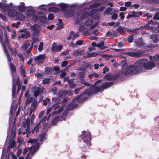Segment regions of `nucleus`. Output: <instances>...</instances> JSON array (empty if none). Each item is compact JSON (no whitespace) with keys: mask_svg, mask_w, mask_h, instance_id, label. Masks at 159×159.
<instances>
[{"mask_svg":"<svg viewBox=\"0 0 159 159\" xmlns=\"http://www.w3.org/2000/svg\"><path fill=\"white\" fill-rule=\"evenodd\" d=\"M84 78H82L80 79V83L82 84H84L85 86H89L90 85V84L89 83L86 82L84 79Z\"/></svg>","mask_w":159,"mask_h":159,"instance_id":"41","label":"nucleus"},{"mask_svg":"<svg viewBox=\"0 0 159 159\" xmlns=\"http://www.w3.org/2000/svg\"><path fill=\"white\" fill-rule=\"evenodd\" d=\"M121 34L126 33L125 29L123 26H119L117 29H116Z\"/></svg>","mask_w":159,"mask_h":159,"instance_id":"24","label":"nucleus"},{"mask_svg":"<svg viewBox=\"0 0 159 159\" xmlns=\"http://www.w3.org/2000/svg\"><path fill=\"white\" fill-rule=\"evenodd\" d=\"M5 4L3 3L1 9L5 11H7L9 10V7L8 4Z\"/></svg>","mask_w":159,"mask_h":159,"instance_id":"33","label":"nucleus"},{"mask_svg":"<svg viewBox=\"0 0 159 159\" xmlns=\"http://www.w3.org/2000/svg\"><path fill=\"white\" fill-rule=\"evenodd\" d=\"M63 46L61 45H59L57 46L56 48H55L53 46L52 48V49L53 50H54L56 51H59L62 50V49Z\"/></svg>","mask_w":159,"mask_h":159,"instance_id":"34","label":"nucleus"},{"mask_svg":"<svg viewBox=\"0 0 159 159\" xmlns=\"http://www.w3.org/2000/svg\"><path fill=\"white\" fill-rule=\"evenodd\" d=\"M89 16V13L88 12H85L84 13L81 15L80 17V19L81 20H83L87 18Z\"/></svg>","mask_w":159,"mask_h":159,"instance_id":"38","label":"nucleus"},{"mask_svg":"<svg viewBox=\"0 0 159 159\" xmlns=\"http://www.w3.org/2000/svg\"><path fill=\"white\" fill-rule=\"evenodd\" d=\"M35 11L32 9H29L26 11L27 15L30 17L34 16L35 14Z\"/></svg>","mask_w":159,"mask_h":159,"instance_id":"19","label":"nucleus"},{"mask_svg":"<svg viewBox=\"0 0 159 159\" xmlns=\"http://www.w3.org/2000/svg\"><path fill=\"white\" fill-rule=\"evenodd\" d=\"M6 54L7 57L8 59V61L9 62L11 63V61L12 59V58L11 57L10 55L9 54V52H5Z\"/></svg>","mask_w":159,"mask_h":159,"instance_id":"50","label":"nucleus"},{"mask_svg":"<svg viewBox=\"0 0 159 159\" xmlns=\"http://www.w3.org/2000/svg\"><path fill=\"white\" fill-rule=\"evenodd\" d=\"M17 11L15 9H11L8 10V16L11 17H14L16 15Z\"/></svg>","mask_w":159,"mask_h":159,"instance_id":"13","label":"nucleus"},{"mask_svg":"<svg viewBox=\"0 0 159 159\" xmlns=\"http://www.w3.org/2000/svg\"><path fill=\"white\" fill-rule=\"evenodd\" d=\"M30 44V41H28L24 44L22 46V49L24 50H25L29 46Z\"/></svg>","mask_w":159,"mask_h":159,"instance_id":"37","label":"nucleus"},{"mask_svg":"<svg viewBox=\"0 0 159 159\" xmlns=\"http://www.w3.org/2000/svg\"><path fill=\"white\" fill-rule=\"evenodd\" d=\"M150 39H152L154 43H156L158 42L159 39L156 34H153L150 36Z\"/></svg>","mask_w":159,"mask_h":159,"instance_id":"21","label":"nucleus"},{"mask_svg":"<svg viewBox=\"0 0 159 159\" xmlns=\"http://www.w3.org/2000/svg\"><path fill=\"white\" fill-rule=\"evenodd\" d=\"M48 10L50 12H57L60 11V9L58 7H50L48 8Z\"/></svg>","mask_w":159,"mask_h":159,"instance_id":"26","label":"nucleus"},{"mask_svg":"<svg viewBox=\"0 0 159 159\" xmlns=\"http://www.w3.org/2000/svg\"><path fill=\"white\" fill-rule=\"evenodd\" d=\"M59 7L61 8V11H64L67 9L68 5L66 4L61 3L60 4Z\"/></svg>","mask_w":159,"mask_h":159,"instance_id":"27","label":"nucleus"},{"mask_svg":"<svg viewBox=\"0 0 159 159\" xmlns=\"http://www.w3.org/2000/svg\"><path fill=\"white\" fill-rule=\"evenodd\" d=\"M149 58L150 60L154 61H158L159 60V55L156 54L153 57L150 56H149Z\"/></svg>","mask_w":159,"mask_h":159,"instance_id":"30","label":"nucleus"},{"mask_svg":"<svg viewBox=\"0 0 159 159\" xmlns=\"http://www.w3.org/2000/svg\"><path fill=\"white\" fill-rule=\"evenodd\" d=\"M37 102V101H35L34 100L31 104V106L34 108V110H35V108L36 107Z\"/></svg>","mask_w":159,"mask_h":159,"instance_id":"54","label":"nucleus"},{"mask_svg":"<svg viewBox=\"0 0 159 159\" xmlns=\"http://www.w3.org/2000/svg\"><path fill=\"white\" fill-rule=\"evenodd\" d=\"M68 64V61H63L61 64V66L63 67L66 66Z\"/></svg>","mask_w":159,"mask_h":159,"instance_id":"61","label":"nucleus"},{"mask_svg":"<svg viewBox=\"0 0 159 159\" xmlns=\"http://www.w3.org/2000/svg\"><path fill=\"white\" fill-rule=\"evenodd\" d=\"M50 79L49 78H45L43 80V84H47L49 83Z\"/></svg>","mask_w":159,"mask_h":159,"instance_id":"48","label":"nucleus"},{"mask_svg":"<svg viewBox=\"0 0 159 159\" xmlns=\"http://www.w3.org/2000/svg\"><path fill=\"white\" fill-rule=\"evenodd\" d=\"M46 58V56L45 54H40L34 58V60L37 64L39 65L43 63Z\"/></svg>","mask_w":159,"mask_h":159,"instance_id":"7","label":"nucleus"},{"mask_svg":"<svg viewBox=\"0 0 159 159\" xmlns=\"http://www.w3.org/2000/svg\"><path fill=\"white\" fill-rule=\"evenodd\" d=\"M133 39L134 38L133 36L131 35L128 37L127 39V41L129 43H130L133 41Z\"/></svg>","mask_w":159,"mask_h":159,"instance_id":"62","label":"nucleus"},{"mask_svg":"<svg viewBox=\"0 0 159 159\" xmlns=\"http://www.w3.org/2000/svg\"><path fill=\"white\" fill-rule=\"evenodd\" d=\"M81 54V52L79 50H77L74 51L73 52V55L75 56H79Z\"/></svg>","mask_w":159,"mask_h":159,"instance_id":"51","label":"nucleus"},{"mask_svg":"<svg viewBox=\"0 0 159 159\" xmlns=\"http://www.w3.org/2000/svg\"><path fill=\"white\" fill-rule=\"evenodd\" d=\"M17 20L22 21L25 19V16L21 13L17 12L16 15V16Z\"/></svg>","mask_w":159,"mask_h":159,"instance_id":"16","label":"nucleus"},{"mask_svg":"<svg viewBox=\"0 0 159 159\" xmlns=\"http://www.w3.org/2000/svg\"><path fill=\"white\" fill-rule=\"evenodd\" d=\"M79 35V33L74 34V32L73 31H71L69 36L67 38V39L68 40L71 39L72 38L71 35H73L72 40H73L78 36Z\"/></svg>","mask_w":159,"mask_h":159,"instance_id":"18","label":"nucleus"},{"mask_svg":"<svg viewBox=\"0 0 159 159\" xmlns=\"http://www.w3.org/2000/svg\"><path fill=\"white\" fill-rule=\"evenodd\" d=\"M46 135V134L45 133H42L40 135V141H42L45 139V136Z\"/></svg>","mask_w":159,"mask_h":159,"instance_id":"52","label":"nucleus"},{"mask_svg":"<svg viewBox=\"0 0 159 159\" xmlns=\"http://www.w3.org/2000/svg\"><path fill=\"white\" fill-rule=\"evenodd\" d=\"M112 77V75H111V73H108L105 75V76L104 77L103 79L105 80H113Z\"/></svg>","mask_w":159,"mask_h":159,"instance_id":"22","label":"nucleus"},{"mask_svg":"<svg viewBox=\"0 0 159 159\" xmlns=\"http://www.w3.org/2000/svg\"><path fill=\"white\" fill-rule=\"evenodd\" d=\"M41 127L40 122H39L34 127V128L32 130V133H33L35 132L37 133L39 131V129Z\"/></svg>","mask_w":159,"mask_h":159,"instance_id":"29","label":"nucleus"},{"mask_svg":"<svg viewBox=\"0 0 159 159\" xmlns=\"http://www.w3.org/2000/svg\"><path fill=\"white\" fill-rule=\"evenodd\" d=\"M113 84V83L112 82H105L102 85L99 87L101 88V93L102 92L104 89L108 88L111 86Z\"/></svg>","mask_w":159,"mask_h":159,"instance_id":"9","label":"nucleus"},{"mask_svg":"<svg viewBox=\"0 0 159 159\" xmlns=\"http://www.w3.org/2000/svg\"><path fill=\"white\" fill-rule=\"evenodd\" d=\"M31 29L34 35L38 36V34L41 30V27L36 24H34L31 27Z\"/></svg>","mask_w":159,"mask_h":159,"instance_id":"8","label":"nucleus"},{"mask_svg":"<svg viewBox=\"0 0 159 159\" xmlns=\"http://www.w3.org/2000/svg\"><path fill=\"white\" fill-rule=\"evenodd\" d=\"M85 73L84 71L80 72L78 73V75L79 77H80V79L82 78H84L85 77Z\"/></svg>","mask_w":159,"mask_h":159,"instance_id":"42","label":"nucleus"},{"mask_svg":"<svg viewBox=\"0 0 159 159\" xmlns=\"http://www.w3.org/2000/svg\"><path fill=\"white\" fill-rule=\"evenodd\" d=\"M32 89L35 90L34 93V96L35 97H37L40 93V88L39 87H36L34 86L31 89Z\"/></svg>","mask_w":159,"mask_h":159,"instance_id":"15","label":"nucleus"},{"mask_svg":"<svg viewBox=\"0 0 159 159\" xmlns=\"http://www.w3.org/2000/svg\"><path fill=\"white\" fill-rule=\"evenodd\" d=\"M101 4V3L98 2L92 4L89 6V8L90 9H93L98 7L100 6Z\"/></svg>","mask_w":159,"mask_h":159,"instance_id":"39","label":"nucleus"},{"mask_svg":"<svg viewBox=\"0 0 159 159\" xmlns=\"http://www.w3.org/2000/svg\"><path fill=\"white\" fill-rule=\"evenodd\" d=\"M20 72L21 75H22V77L24 79L26 77V72L25 68L24 67H23V66L22 65L20 68Z\"/></svg>","mask_w":159,"mask_h":159,"instance_id":"25","label":"nucleus"},{"mask_svg":"<svg viewBox=\"0 0 159 159\" xmlns=\"http://www.w3.org/2000/svg\"><path fill=\"white\" fill-rule=\"evenodd\" d=\"M20 4L21 5L18 6L17 7L18 10L21 12H24L26 9V7L24 2H22Z\"/></svg>","mask_w":159,"mask_h":159,"instance_id":"14","label":"nucleus"},{"mask_svg":"<svg viewBox=\"0 0 159 159\" xmlns=\"http://www.w3.org/2000/svg\"><path fill=\"white\" fill-rule=\"evenodd\" d=\"M112 78L113 80L117 79L120 76V74L119 73H116L114 75H112Z\"/></svg>","mask_w":159,"mask_h":159,"instance_id":"49","label":"nucleus"},{"mask_svg":"<svg viewBox=\"0 0 159 159\" xmlns=\"http://www.w3.org/2000/svg\"><path fill=\"white\" fill-rule=\"evenodd\" d=\"M18 56L19 57L20 60L22 61L23 62H24V59L22 54L21 53H20L18 54Z\"/></svg>","mask_w":159,"mask_h":159,"instance_id":"59","label":"nucleus"},{"mask_svg":"<svg viewBox=\"0 0 159 159\" xmlns=\"http://www.w3.org/2000/svg\"><path fill=\"white\" fill-rule=\"evenodd\" d=\"M47 119V117L46 116H44L43 117V118L39 122H40V124L42 123H43V125H44V127H45L47 126V125L45 123L44 124V123H45L46 121V120Z\"/></svg>","mask_w":159,"mask_h":159,"instance_id":"44","label":"nucleus"},{"mask_svg":"<svg viewBox=\"0 0 159 159\" xmlns=\"http://www.w3.org/2000/svg\"><path fill=\"white\" fill-rule=\"evenodd\" d=\"M50 100L48 98H46L45 100H44L43 101V104L44 106L47 105L48 102H49Z\"/></svg>","mask_w":159,"mask_h":159,"instance_id":"53","label":"nucleus"},{"mask_svg":"<svg viewBox=\"0 0 159 159\" xmlns=\"http://www.w3.org/2000/svg\"><path fill=\"white\" fill-rule=\"evenodd\" d=\"M43 42H41L40 43V44L39 46V47L38 48V50L39 51H41L43 48Z\"/></svg>","mask_w":159,"mask_h":159,"instance_id":"55","label":"nucleus"},{"mask_svg":"<svg viewBox=\"0 0 159 159\" xmlns=\"http://www.w3.org/2000/svg\"><path fill=\"white\" fill-rule=\"evenodd\" d=\"M16 144L15 142L14 141H12L10 143L9 147L11 148H13Z\"/></svg>","mask_w":159,"mask_h":159,"instance_id":"63","label":"nucleus"},{"mask_svg":"<svg viewBox=\"0 0 159 159\" xmlns=\"http://www.w3.org/2000/svg\"><path fill=\"white\" fill-rule=\"evenodd\" d=\"M93 23V21L92 20L88 19L86 20L85 23V25L87 26H90Z\"/></svg>","mask_w":159,"mask_h":159,"instance_id":"40","label":"nucleus"},{"mask_svg":"<svg viewBox=\"0 0 159 159\" xmlns=\"http://www.w3.org/2000/svg\"><path fill=\"white\" fill-rule=\"evenodd\" d=\"M30 120L29 118H28L26 120L25 122H24L22 123V126L24 128H25L26 127H29L30 126Z\"/></svg>","mask_w":159,"mask_h":159,"instance_id":"23","label":"nucleus"},{"mask_svg":"<svg viewBox=\"0 0 159 159\" xmlns=\"http://www.w3.org/2000/svg\"><path fill=\"white\" fill-rule=\"evenodd\" d=\"M102 80V79L98 80L96 81L93 85L89 86V88L85 90L84 92V94L87 95L88 97V96L96 94L98 92H101V87L97 86V84Z\"/></svg>","mask_w":159,"mask_h":159,"instance_id":"2","label":"nucleus"},{"mask_svg":"<svg viewBox=\"0 0 159 159\" xmlns=\"http://www.w3.org/2000/svg\"><path fill=\"white\" fill-rule=\"evenodd\" d=\"M45 72L46 74L49 75L52 73V68L47 67H45Z\"/></svg>","mask_w":159,"mask_h":159,"instance_id":"35","label":"nucleus"},{"mask_svg":"<svg viewBox=\"0 0 159 159\" xmlns=\"http://www.w3.org/2000/svg\"><path fill=\"white\" fill-rule=\"evenodd\" d=\"M69 52V49H67L66 50L62 52L60 54L61 55H66L68 54Z\"/></svg>","mask_w":159,"mask_h":159,"instance_id":"56","label":"nucleus"},{"mask_svg":"<svg viewBox=\"0 0 159 159\" xmlns=\"http://www.w3.org/2000/svg\"><path fill=\"white\" fill-rule=\"evenodd\" d=\"M97 12H98V11L96 8L93 9L89 13V16H92L95 14Z\"/></svg>","mask_w":159,"mask_h":159,"instance_id":"43","label":"nucleus"},{"mask_svg":"<svg viewBox=\"0 0 159 159\" xmlns=\"http://www.w3.org/2000/svg\"><path fill=\"white\" fill-rule=\"evenodd\" d=\"M75 13V11L73 9H70L65 13L64 16L65 17L67 18L73 16Z\"/></svg>","mask_w":159,"mask_h":159,"instance_id":"11","label":"nucleus"},{"mask_svg":"<svg viewBox=\"0 0 159 159\" xmlns=\"http://www.w3.org/2000/svg\"><path fill=\"white\" fill-rule=\"evenodd\" d=\"M9 66H10L11 72L12 74V75H13V74L15 73L16 71L15 66L12 63H10Z\"/></svg>","mask_w":159,"mask_h":159,"instance_id":"20","label":"nucleus"},{"mask_svg":"<svg viewBox=\"0 0 159 159\" xmlns=\"http://www.w3.org/2000/svg\"><path fill=\"white\" fill-rule=\"evenodd\" d=\"M135 43L136 47H140L144 45L145 43L143 42L141 38H139L137 40L135 39Z\"/></svg>","mask_w":159,"mask_h":159,"instance_id":"12","label":"nucleus"},{"mask_svg":"<svg viewBox=\"0 0 159 159\" xmlns=\"http://www.w3.org/2000/svg\"><path fill=\"white\" fill-rule=\"evenodd\" d=\"M37 140L35 139H31L30 138L29 139V140L28 141V143H29L33 144L37 142Z\"/></svg>","mask_w":159,"mask_h":159,"instance_id":"46","label":"nucleus"},{"mask_svg":"<svg viewBox=\"0 0 159 159\" xmlns=\"http://www.w3.org/2000/svg\"><path fill=\"white\" fill-rule=\"evenodd\" d=\"M88 57H93L96 56L98 55H100L102 57L107 58L109 57L108 55L106 54H100L97 52H93L88 53Z\"/></svg>","mask_w":159,"mask_h":159,"instance_id":"10","label":"nucleus"},{"mask_svg":"<svg viewBox=\"0 0 159 159\" xmlns=\"http://www.w3.org/2000/svg\"><path fill=\"white\" fill-rule=\"evenodd\" d=\"M145 52L144 50H139L136 52H125L124 54H126L128 56L136 58L142 57L143 53Z\"/></svg>","mask_w":159,"mask_h":159,"instance_id":"5","label":"nucleus"},{"mask_svg":"<svg viewBox=\"0 0 159 159\" xmlns=\"http://www.w3.org/2000/svg\"><path fill=\"white\" fill-rule=\"evenodd\" d=\"M22 84V82L19 80V77L17 75L13 76L12 95L14 97L16 95V85Z\"/></svg>","mask_w":159,"mask_h":159,"instance_id":"4","label":"nucleus"},{"mask_svg":"<svg viewBox=\"0 0 159 159\" xmlns=\"http://www.w3.org/2000/svg\"><path fill=\"white\" fill-rule=\"evenodd\" d=\"M30 33L28 31H26L23 33H22L21 35V37L19 36V39H20V38L24 39H27L28 37H30Z\"/></svg>","mask_w":159,"mask_h":159,"instance_id":"17","label":"nucleus"},{"mask_svg":"<svg viewBox=\"0 0 159 159\" xmlns=\"http://www.w3.org/2000/svg\"><path fill=\"white\" fill-rule=\"evenodd\" d=\"M59 119V116H56L55 117L52 121L51 123L52 125L53 126L55 125L56 124L58 121Z\"/></svg>","mask_w":159,"mask_h":159,"instance_id":"32","label":"nucleus"},{"mask_svg":"<svg viewBox=\"0 0 159 159\" xmlns=\"http://www.w3.org/2000/svg\"><path fill=\"white\" fill-rule=\"evenodd\" d=\"M88 98L87 95L82 93L78 97L75 98L73 99V101L74 102H77L79 103H81L84 101H85Z\"/></svg>","mask_w":159,"mask_h":159,"instance_id":"6","label":"nucleus"},{"mask_svg":"<svg viewBox=\"0 0 159 159\" xmlns=\"http://www.w3.org/2000/svg\"><path fill=\"white\" fill-rule=\"evenodd\" d=\"M132 14L136 16L134 17H139L142 15V12L141 11H139L136 12L135 11H133L132 12Z\"/></svg>","mask_w":159,"mask_h":159,"instance_id":"36","label":"nucleus"},{"mask_svg":"<svg viewBox=\"0 0 159 159\" xmlns=\"http://www.w3.org/2000/svg\"><path fill=\"white\" fill-rule=\"evenodd\" d=\"M144 1L146 3L150 4L159 3V0H144Z\"/></svg>","mask_w":159,"mask_h":159,"instance_id":"28","label":"nucleus"},{"mask_svg":"<svg viewBox=\"0 0 159 159\" xmlns=\"http://www.w3.org/2000/svg\"><path fill=\"white\" fill-rule=\"evenodd\" d=\"M54 18V16L52 13L49 14L48 16V19L49 20H52Z\"/></svg>","mask_w":159,"mask_h":159,"instance_id":"58","label":"nucleus"},{"mask_svg":"<svg viewBox=\"0 0 159 159\" xmlns=\"http://www.w3.org/2000/svg\"><path fill=\"white\" fill-rule=\"evenodd\" d=\"M38 19L40 22L42 23H45L47 22V18L46 16H39Z\"/></svg>","mask_w":159,"mask_h":159,"instance_id":"31","label":"nucleus"},{"mask_svg":"<svg viewBox=\"0 0 159 159\" xmlns=\"http://www.w3.org/2000/svg\"><path fill=\"white\" fill-rule=\"evenodd\" d=\"M84 86H81L80 87L78 88L77 89H76L74 90L75 93L76 94H78L79 93V92L81 90L83 89L84 88Z\"/></svg>","mask_w":159,"mask_h":159,"instance_id":"45","label":"nucleus"},{"mask_svg":"<svg viewBox=\"0 0 159 159\" xmlns=\"http://www.w3.org/2000/svg\"><path fill=\"white\" fill-rule=\"evenodd\" d=\"M121 64L122 66V69L124 70V67H126V70L124 71L126 75H134L143 71V68L146 69L150 70L155 66V63L152 61H148L147 59H141L138 60L134 64L129 65L128 66L126 63V60H123Z\"/></svg>","mask_w":159,"mask_h":159,"instance_id":"1","label":"nucleus"},{"mask_svg":"<svg viewBox=\"0 0 159 159\" xmlns=\"http://www.w3.org/2000/svg\"><path fill=\"white\" fill-rule=\"evenodd\" d=\"M68 114L67 112L66 111H64V112L62 114V115L61 116V118L62 120L63 118V116H64L65 118L63 119V120L65 121V119H66V117L67 116Z\"/></svg>","mask_w":159,"mask_h":159,"instance_id":"60","label":"nucleus"},{"mask_svg":"<svg viewBox=\"0 0 159 159\" xmlns=\"http://www.w3.org/2000/svg\"><path fill=\"white\" fill-rule=\"evenodd\" d=\"M91 18L95 20H98L99 18V16L97 14L91 17Z\"/></svg>","mask_w":159,"mask_h":159,"instance_id":"64","label":"nucleus"},{"mask_svg":"<svg viewBox=\"0 0 159 159\" xmlns=\"http://www.w3.org/2000/svg\"><path fill=\"white\" fill-rule=\"evenodd\" d=\"M82 133V134H83V136L82 139L84 144L81 143L79 146L80 148L84 149V148L87 147H89L90 145L91 138L90 133L88 132L86 133V131H84Z\"/></svg>","mask_w":159,"mask_h":159,"instance_id":"3","label":"nucleus"},{"mask_svg":"<svg viewBox=\"0 0 159 159\" xmlns=\"http://www.w3.org/2000/svg\"><path fill=\"white\" fill-rule=\"evenodd\" d=\"M104 45V43L103 41H102L97 44V47L100 48V49Z\"/></svg>","mask_w":159,"mask_h":159,"instance_id":"57","label":"nucleus"},{"mask_svg":"<svg viewBox=\"0 0 159 159\" xmlns=\"http://www.w3.org/2000/svg\"><path fill=\"white\" fill-rule=\"evenodd\" d=\"M153 19L156 20H159V12H156L154 14V16L153 17Z\"/></svg>","mask_w":159,"mask_h":159,"instance_id":"47","label":"nucleus"}]
</instances>
